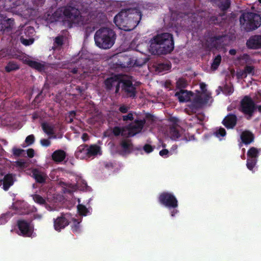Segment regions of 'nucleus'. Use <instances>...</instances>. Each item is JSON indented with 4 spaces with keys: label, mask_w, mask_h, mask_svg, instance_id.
<instances>
[{
    "label": "nucleus",
    "mask_w": 261,
    "mask_h": 261,
    "mask_svg": "<svg viewBox=\"0 0 261 261\" xmlns=\"http://www.w3.org/2000/svg\"><path fill=\"white\" fill-rule=\"evenodd\" d=\"M200 90H196L194 93L184 89H180L175 93L179 101L180 102H190L188 108L192 112H196L206 106L211 99L212 98V93L206 89L205 83H200Z\"/></svg>",
    "instance_id": "nucleus-1"
},
{
    "label": "nucleus",
    "mask_w": 261,
    "mask_h": 261,
    "mask_svg": "<svg viewBox=\"0 0 261 261\" xmlns=\"http://www.w3.org/2000/svg\"><path fill=\"white\" fill-rule=\"evenodd\" d=\"M149 50L152 55H165L170 53L174 49L172 35L168 33L159 34L149 41Z\"/></svg>",
    "instance_id": "nucleus-2"
},
{
    "label": "nucleus",
    "mask_w": 261,
    "mask_h": 261,
    "mask_svg": "<svg viewBox=\"0 0 261 261\" xmlns=\"http://www.w3.org/2000/svg\"><path fill=\"white\" fill-rule=\"evenodd\" d=\"M139 13L134 9L122 10L115 17V23L121 30L130 31L137 25L140 19Z\"/></svg>",
    "instance_id": "nucleus-3"
},
{
    "label": "nucleus",
    "mask_w": 261,
    "mask_h": 261,
    "mask_svg": "<svg viewBox=\"0 0 261 261\" xmlns=\"http://www.w3.org/2000/svg\"><path fill=\"white\" fill-rule=\"evenodd\" d=\"M115 39V32L108 28L99 29L94 35L96 45L102 49L110 48L114 45Z\"/></svg>",
    "instance_id": "nucleus-4"
},
{
    "label": "nucleus",
    "mask_w": 261,
    "mask_h": 261,
    "mask_svg": "<svg viewBox=\"0 0 261 261\" xmlns=\"http://www.w3.org/2000/svg\"><path fill=\"white\" fill-rule=\"evenodd\" d=\"M159 202L170 210L171 217H174L179 211L177 210L178 206V200L172 193L163 192L158 197Z\"/></svg>",
    "instance_id": "nucleus-5"
},
{
    "label": "nucleus",
    "mask_w": 261,
    "mask_h": 261,
    "mask_svg": "<svg viewBox=\"0 0 261 261\" xmlns=\"http://www.w3.org/2000/svg\"><path fill=\"white\" fill-rule=\"evenodd\" d=\"M257 105L249 96H245L240 101V111L245 115L247 120L253 117Z\"/></svg>",
    "instance_id": "nucleus-6"
},
{
    "label": "nucleus",
    "mask_w": 261,
    "mask_h": 261,
    "mask_svg": "<svg viewBox=\"0 0 261 261\" xmlns=\"http://www.w3.org/2000/svg\"><path fill=\"white\" fill-rule=\"evenodd\" d=\"M241 24H249L250 29L255 30L258 28L261 22V18L259 15L253 13H246L243 14L240 18Z\"/></svg>",
    "instance_id": "nucleus-7"
},
{
    "label": "nucleus",
    "mask_w": 261,
    "mask_h": 261,
    "mask_svg": "<svg viewBox=\"0 0 261 261\" xmlns=\"http://www.w3.org/2000/svg\"><path fill=\"white\" fill-rule=\"evenodd\" d=\"M146 121L144 119H135L134 122L130 123L125 128L128 130L127 137H132L140 133L145 125Z\"/></svg>",
    "instance_id": "nucleus-8"
},
{
    "label": "nucleus",
    "mask_w": 261,
    "mask_h": 261,
    "mask_svg": "<svg viewBox=\"0 0 261 261\" xmlns=\"http://www.w3.org/2000/svg\"><path fill=\"white\" fill-rule=\"evenodd\" d=\"M260 150H261V149H257L254 147H251L248 150L246 166L249 170L253 171V169L257 162Z\"/></svg>",
    "instance_id": "nucleus-9"
},
{
    "label": "nucleus",
    "mask_w": 261,
    "mask_h": 261,
    "mask_svg": "<svg viewBox=\"0 0 261 261\" xmlns=\"http://www.w3.org/2000/svg\"><path fill=\"white\" fill-rule=\"evenodd\" d=\"M70 216L68 214L62 213L61 216L54 219V226L56 231H60L69 224Z\"/></svg>",
    "instance_id": "nucleus-10"
},
{
    "label": "nucleus",
    "mask_w": 261,
    "mask_h": 261,
    "mask_svg": "<svg viewBox=\"0 0 261 261\" xmlns=\"http://www.w3.org/2000/svg\"><path fill=\"white\" fill-rule=\"evenodd\" d=\"M63 13L66 17L69 18L73 22L80 23L83 21L79 10L74 7H69L66 8Z\"/></svg>",
    "instance_id": "nucleus-11"
},
{
    "label": "nucleus",
    "mask_w": 261,
    "mask_h": 261,
    "mask_svg": "<svg viewBox=\"0 0 261 261\" xmlns=\"http://www.w3.org/2000/svg\"><path fill=\"white\" fill-rule=\"evenodd\" d=\"M17 225L20 232L19 234L23 237H30L32 236L33 229L31 226L30 223L24 220H18Z\"/></svg>",
    "instance_id": "nucleus-12"
},
{
    "label": "nucleus",
    "mask_w": 261,
    "mask_h": 261,
    "mask_svg": "<svg viewBox=\"0 0 261 261\" xmlns=\"http://www.w3.org/2000/svg\"><path fill=\"white\" fill-rule=\"evenodd\" d=\"M122 89L126 93L128 97L135 98L136 96V86H139L141 83H122Z\"/></svg>",
    "instance_id": "nucleus-13"
},
{
    "label": "nucleus",
    "mask_w": 261,
    "mask_h": 261,
    "mask_svg": "<svg viewBox=\"0 0 261 261\" xmlns=\"http://www.w3.org/2000/svg\"><path fill=\"white\" fill-rule=\"evenodd\" d=\"M238 118L236 114H228L223 119L222 123L227 129H233L237 123Z\"/></svg>",
    "instance_id": "nucleus-14"
},
{
    "label": "nucleus",
    "mask_w": 261,
    "mask_h": 261,
    "mask_svg": "<svg viewBox=\"0 0 261 261\" xmlns=\"http://www.w3.org/2000/svg\"><path fill=\"white\" fill-rule=\"evenodd\" d=\"M242 142L246 145L250 144L254 142V135L249 130L243 131L240 135Z\"/></svg>",
    "instance_id": "nucleus-15"
},
{
    "label": "nucleus",
    "mask_w": 261,
    "mask_h": 261,
    "mask_svg": "<svg viewBox=\"0 0 261 261\" xmlns=\"http://www.w3.org/2000/svg\"><path fill=\"white\" fill-rule=\"evenodd\" d=\"M132 76L126 74H115L108 78L105 82H132Z\"/></svg>",
    "instance_id": "nucleus-16"
},
{
    "label": "nucleus",
    "mask_w": 261,
    "mask_h": 261,
    "mask_svg": "<svg viewBox=\"0 0 261 261\" xmlns=\"http://www.w3.org/2000/svg\"><path fill=\"white\" fill-rule=\"evenodd\" d=\"M250 48H258L261 47V35H255L251 37L247 42Z\"/></svg>",
    "instance_id": "nucleus-17"
},
{
    "label": "nucleus",
    "mask_w": 261,
    "mask_h": 261,
    "mask_svg": "<svg viewBox=\"0 0 261 261\" xmlns=\"http://www.w3.org/2000/svg\"><path fill=\"white\" fill-rule=\"evenodd\" d=\"M32 173V176L35 178L37 182L43 184L45 182L47 175L44 172L40 171L38 169H34Z\"/></svg>",
    "instance_id": "nucleus-18"
},
{
    "label": "nucleus",
    "mask_w": 261,
    "mask_h": 261,
    "mask_svg": "<svg viewBox=\"0 0 261 261\" xmlns=\"http://www.w3.org/2000/svg\"><path fill=\"white\" fill-rule=\"evenodd\" d=\"M87 147L88 145L87 144L79 146L75 152L76 158L81 160L88 158Z\"/></svg>",
    "instance_id": "nucleus-19"
},
{
    "label": "nucleus",
    "mask_w": 261,
    "mask_h": 261,
    "mask_svg": "<svg viewBox=\"0 0 261 261\" xmlns=\"http://www.w3.org/2000/svg\"><path fill=\"white\" fill-rule=\"evenodd\" d=\"M66 156V152L64 150L58 149L52 153L51 158L55 162L60 163L65 160Z\"/></svg>",
    "instance_id": "nucleus-20"
},
{
    "label": "nucleus",
    "mask_w": 261,
    "mask_h": 261,
    "mask_svg": "<svg viewBox=\"0 0 261 261\" xmlns=\"http://www.w3.org/2000/svg\"><path fill=\"white\" fill-rule=\"evenodd\" d=\"M148 59L146 57L145 55L138 53L136 56H133V66L136 65L137 66H141L145 64Z\"/></svg>",
    "instance_id": "nucleus-21"
},
{
    "label": "nucleus",
    "mask_w": 261,
    "mask_h": 261,
    "mask_svg": "<svg viewBox=\"0 0 261 261\" xmlns=\"http://www.w3.org/2000/svg\"><path fill=\"white\" fill-rule=\"evenodd\" d=\"M120 145L125 153H130L133 150V144L129 140H123L120 142Z\"/></svg>",
    "instance_id": "nucleus-22"
},
{
    "label": "nucleus",
    "mask_w": 261,
    "mask_h": 261,
    "mask_svg": "<svg viewBox=\"0 0 261 261\" xmlns=\"http://www.w3.org/2000/svg\"><path fill=\"white\" fill-rule=\"evenodd\" d=\"M14 179L12 174H6L3 179V189L5 191H7L9 188L13 185Z\"/></svg>",
    "instance_id": "nucleus-23"
},
{
    "label": "nucleus",
    "mask_w": 261,
    "mask_h": 261,
    "mask_svg": "<svg viewBox=\"0 0 261 261\" xmlns=\"http://www.w3.org/2000/svg\"><path fill=\"white\" fill-rule=\"evenodd\" d=\"M119 64L122 67H128L133 66V56H128L123 57L119 60Z\"/></svg>",
    "instance_id": "nucleus-24"
},
{
    "label": "nucleus",
    "mask_w": 261,
    "mask_h": 261,
    "mask_svg": "<svg viewBox=\"0 0 261 261\" xmlns=\"http://www.w3.org/2000/svg\"><path fill=\"white\" fill-rule=\"evenodd\" d=\"M26 63L32 68H33L39 71H43L46 68V65L44 63L30 60L26 61Z\"/></svg>",
    "instance_id": "nucleus-25"
},
{
    "label": "nucleus",
    "mask_w": 261,
    "mask_h": 261,
    "mask_svg": "<svg viewBox=\"0 0 261 261\" xmlns=\"http://www.w3.org/2000/svg\"><path fill=\"white\" fill-rule=\"evenodd\" d=\"M0 22L2 26V28H9L13 24V20L11 18L4 17L3 16H0Z\"/></svg>",
    "instance_id": "nucleus-26"
},
{
    "label": "nucleus",
    "mask_w": 261,
    "mask_h": 261,
    "mask_svg": "<svg viewBox=\"0 0 261 261\" xmlns=\"http://www.w3.org/2000/svg\"><path fill=\"white\" fill-rule=\"evenodd\" d=\"M72 224L71 225V229L74 233H79L81 232V221L75 218H72Z\"/></svg>",
    "instance_id": "nucleus-27"
},
{
    "label": "nucleus",
    "mask_w": 261,
    "mask_h": 261,
    "mask_svg": "<svg viewBox=\"0 0 261 261\" xmlns=\"http://www.w3.org/2000/svg\"><path fill=\"white\" fill-rule=\"evenodd\" d=\"M100 150V147L97 145H91L87 147V152L88 158L92 156H95L97 154Z\"/></svg>",
    "instance_id": "nucleus-28"
},
{
    "label": "nucleus",
    "mask_w": 261,
    "mask_h": 261,
    "mask_svg": "<svg viewBox=\"0 0 261 261\" xmlns=\"http://www.w3.org/2000/svg\"><path fill=\"white\" fill-rule=\"evenodd\" d=\"M41 127L44 132L48 135L54 134V127L46 122L41 124Z\"/></svg>",
    "instance_id": "nucleus-29"
},
{
    "label": "nucleus",
    "mask_w": 261,
    "mask_h": 261,
    "mask_svg": "<svg viewBox=\"0 0 261 261\" xmlns=\"http://www.w3.org/2000/svg\"><path fill=\"white\" fill-rule=\"evenodd\" d=\"M170 134L171 136V138L172 140H177L180 136V133L178 130V129L177 128V127L175 126H172L170 127Z\"/></svg>",
    "instance_id": "nucleus-30"
},
{
    "label": "nucleus",
    "mask_w": 261,
    "mask_h": 261,
    "mask_svg": "<svg viewBox=\"0 0 261 261\" xmlns=\"http://www.w3.org/2000/svg\"><path fill=\"white\" fill-rule=\"evenodd\" d=\"M144 119L146 121L145 124L147 126H149L150 125L153 124L155 121L154 116L150 113L146 114L145 119Z\"/></svg>",
    "instance_id": "nucleus-31"
},
{
    "label": "nucleus",
    "mask_w": 261,
    "mask_h": 261,
    "mask_svg": "<svg viewBox=\"0 0 261 261\" xmlns=\"http://www.w3.org/2000/svg\"><path fill=\"white\" fill-rule=\"evenodd\" d=\"M117 118L119 120H122L124 122H127L128 121H133L134 119L132 112H129L127 115L117 116Z\"/></svg>",
    "instance_id": "nucleus-32"
},
{
    "label": "nucleus",
    "mask_w": 261,
    "mask_h": 261,
    "mask_svg": "<svg viewBox=\"0 0 261 261\" xmlns=\"http://www.w3.org/2000/svg\"><path fill=\"white\" fill-rule=\"evenodd\" d=\"M125 127L121 128L119 126H115L113 129V133L115 136H119L121 135L122 136L125 135L124 133Z\"/></svg>",
    "instance_id": "nucleus-33"
},
{
    "label": "nucleus",
    "mask_w": 261,
    "mask_h": 261,
    "mask_svg": "<svg viewBox=\"0 0 261 261\" xmlns=\"http://www.w3.org/2000/svg\"><path fill=\"white\" fill-rule=\"evenodd\" d=\"M77 211L80 215L86 216L89 212L88 208L83 204L77 205Z\"/></svg>",
    "instance_id": "nucleus-34"
},
{
    "label": "nucleus",
    "mask_w": 261,
    "mask_h": 261,
    "mask_svg": "<svg viewBox=\"0 0 261 261\" xmlns=\"http://www.w3.org/2000/svg\"><path fill=\"white\" fill-rule=\"evenodd\" d=\"M230 4V0H222L218 4V6L221 10H225L229 7Z\"/></svg>",
    "instance_id": "nucleus-35"
},
{
    "label": "nucleus",
    "mask_w": 261,
    "mask_h": 261,
    "mask_svg": "<svg viewBox=\"0 0 261 261\" xmlns=\"http://www.w3.org/2000/svg\"><path fill=\"white\" fill-rule=\"evenodd\" d=\"M63 37L58 36L55 39V46L53 47V49H56L57 47H60L63 44Z\"/></svg>",
    "instance_id": "nucleus-36"
},
{
    "label": "nucleus",
    "mask_w": 261,
    "mask_h": 261,
    "mask_svg": "<svg viewBox=\"0 0 261 261\" xmlns=\"http://www.w3.org/2000/svg\"><path fill=\"white\" fill-rule=\"evenodd\" d=\"M221 57L220 55H218L214 59V60L212 64L211 68L213 70L216 69L218 68V66L219 65V64L221 62Z\"/></svg>",
    "instance_id": "nucleus-37"
},
{
    "label": "nucleus",
    "mask_w": 261,
    "mask_h": 261,
    "mask_svg": "<svg viewBox=\"0 0 261 261\" xmlns=\"http://www.w3.org/2000/svg\"><path fill=\"white\" fill-rule=\"evenodd\" d=\"M85 64H81L80 66H79L78 67H76L73 68L71 72L73 73H81V72H83L84 73L86 72V71L85 70Z\"/></svg>",
    "instance_id": "nucleus-38"
},
{
    "label": "nucleus",
    "mask_w": 261,
    "mask_h": 261,
    "mask_svg": "<svg viewBox=\"0 0 261 261\" xmlns=\"http://www.w3.org/2000/svg\"><path fill=\"white\" fill-rule=\"evenodd\" d=\"M18 68V66L16 64L13 62H10L8 65L5 67L6 70L7 72H11L13 70L17 69Z\"/></svg>",
    "instance_id": "nucleus-39"
},
{
    "label": "nucleus",
    "mask_w": 261,
    "mask_h": 261,
    "mask_svg": "<svg viewBox=\"0 0 261 261\" xmlns=\"http://www.w3.org/2000/svg\"><path fill=\"white\" fill-rule=\"evenodd\" d=\"M33 199L35 202L40 204H44L45 203V199L40 195L38 194H35L33 196Z\"/></svg>",
    "instance_id": "nucleus-40"
},
{
    "label": "nucleus",
    "mask_w": 261,
    "mask_h": 261,
    "mask_svg": "<svg viewBox=\"0 0 261 261\" xmlns=\"http://www.w3.org/2000/svg\"><path fill=\"white\" fill-rule=\"evenodd\" d=\"M215 134L217 137L219 138L220 137H224L226 134V132L224 128L221 127L215 132Z\"/></svg>",
    "instance_id": "nucleus-41"
},
{
    "label": "nucleus",
    "mask_w": 261,
    "mask_h": 261,
    "mask_svg": "<svg viewBox=\"0 0 261 261\" xmlns=\"http://www.w3.org/2000/svg\"><path fill=\"white\" fill-rule=\"evenodd\" d=\"M24 151L25 150L22 149L17 148L16 147H14L12 149L13 154L16 156H20Z\"/></svg>",
    "instance_id": "nucleus-42"
},
{
    "label": "nucleus",
    "mask_w": 261,
    "mask_h": 261,
    "mask_svg": "<svg viewBox=\"0 0 261 261\" xmlns=\"http://www.w3.org/2000/svg\"><path fill=\"white\" fill-rule=\"evenodd\" d=\"M129 109V107L128 106L125 105H122L119 107L118 111L122 114H126L128 112Z\"/></svg>",
    "instance_id": "nucleus-43"
},
{
    "label": "nucleus",
    "mask_w": 261,
    "mask_h": 261,
    "mask_svg": "<svg viewBox=\"0 0 261 261\" xmlns=\"http://www.w3.org/2000/svg\"><path fill=\"white\" fill-rule=\"evenodd\" d=\"M35 141V137L33 135H30L27 137L25 142L28 145L32 144Z\"/></svg>",
    "instance_id": "nucleus-44"
},
{
    "label": "nucleus",
    "mask_w": 261,
    "mask_h": 261,
    "mask_svg": "<svg viewBox=\"0 0 261 261\" xmlns=\"http://www.w3.org/2000/svg\"><path fill=\"white\" fill-rule=\"evenodd\" d=\"M40 144L42 146L47 147H49L51 144V142L49 139H42L40 140Z\"/></svg>",
    "instance_id": "nucleus-45"
},
{
    "label": "nucleus",
    "mask_w": 261,
    "mask_h": 261,
    "mask_svg": "<svg viewBox=\"0 0 261 261\" xmlns=\"http://www.w3.org/2000/svg\"><path fill=\"white\" fill-rule=\"evenodd\" d=\"M154 148L150 144H146L143 146V150L145 152L149 153L151 152L153 150Z\"/></svg>",
    "instance_id": "nucleus-46"
},
{
    "label": "nucleus",
    "mask_w": 261,
    "mask_h": 261,
    "mask_svg": "<svg viewBox=\"0 0 261 261\" xmlns=\"http://www.w3.org/2000/svg\"><path fill=\"white\" fill-rule=\"evenodd\" d=\"M253 67L252 66H246V68H245V72H243L242 73L241 75L240 74V73H238L237 74V75L238 76H240V75H242V76H246V72H248V73H251L253 70Z\"/></svg>",
    "instance_id": "nucleus-47"
},
{
    "label": "nucleus",
    "mask_w": 261,
    "mask_h": 261,
    "mask_svg": "<svg viewBox=\"0 0 261 261\" xmlns=\"http://www.w3.org/2000/svg\"><path fill=\"white\" fill-rule=\"evenodd\" d=\"M205 117V115L202 113H198L195 116V118L199 121V123L204 120Z\"/></svg>",
    "instance_id": "nucleus-48"
},
{
    "label": "nucleus",
    "mask_w": 261,
    "mask_h": 261,
    "mask_svg": "<svg viewBox=\"0 0 261 261\" xmlns=\"http://www.w3.org/2000/svg\"><path fill=\"white\" fill-rule=\"evenodd\" d=\"M169 66L165 64H159L157 67V70L161 72L164 70H168Z\"/></svg>",
    "instance_id": "nucleus-49"
},
{
    "label": "nucleus",
    "mask_w": 261,
    "mask_h": 261,
    "mask_svg": "<svg viewBox=\"0 0 261 261\" xmlns=\"http://www.w3.org/2000/svg\"><path fill=\"white\" fill-rule=\"evenodd\" d=\"M169 153V152L168 149H163L160 151L159 154L162 157L167 158L168 156Z\"/></svg>",
    "instance_id": "nucleus-50"
},
{
    "label": "nucleus",
    "mask_w": 261,
    "mask_h": 261,
    "mask_svg": "<svg viewBox=\"0 0 261 261\" xmlns=\"http://www.w3.org/2000/svg\"><path fill=\"white\" fill-rule=\"evenodd\" d=\"M27 153L28 157L32 158L34 156V150L33 148H29L27 150Z\"/></svg>",
    "instance_id": "nucleus-51"
},
{
    "label": "nucleus",
    "mask_w": 261,
    "mask_h": 261,
    "mask_svg": "<svg viewBox=\"0 0 261 261\" xmlns=\"http://www.w3.org/2000/svg\"><path fill=\"white\" fill-rule=\"evenodd\" d=\"M21 41L23 44H24L25 45H28L32 44L33 42V40L32 39L28 40V39L21 38Z\"/></svg>",
    "instance_id": "nucleus-52"
},
{
    "label": "nucleus",
    "mask_w": 261,
    "mask_h": 261,
    "mask_svg": "<svg viewBox=\"0 0 261 261\" xmlns=\"http://www.w3.org/2000/svg\"><path fill=\"white\" fill-rule=\"evenodd\" d=\"M76 90L77 91L78 94H80L81 96H82L85 91V89L83 87H81L80 86H76L75 87Z\"/></svg>",
    "instance_id": "nucleus-53"
},
{
    "label": "nucleus",
    "mask_w": 261,
    "mask_h": 261,
    "mask_svg": "<svg viewBox=\"0 0 261 261\" xmlns=\"http://www.w3.org/2000/svg\"><path fill=\"white\" fill-rule=\"evenodd\" d=\"M82 139L84 142H86L89 140V136L87 133H84L82 136Z\"/></svg>",
    "instance_id": "nucleus-54"
},
{
    "label": "nucleus",
    "mask_w": 261,
    "mask_h": 261,
    "mask_svg": "<svg viewBox=\"0 0 261 261\" xmlns=\"http://www.w3.org/2000/svg\"><path fill=\"white\" fill-rule=\"evenodd\" d=\"M17 165L20 167H24L25 166V162L22 161H17L16 162Z\"/></svg>",
    "instance_id": "nucleus-55"
},
{
    "label": "nucleus",
    "mask_w": 261,
    "mask_h": 261,
    "mask_svg": "<svg viewBox=\"0 0 261 261\" xmlns=\"http://www.w3.org/2000/svg\"><path fill=\"white\" fill-rule=\"evenodd\" d=\"M228 87V91H227V93L228 94H229L232 93L233 92V89L231 87V85H228L226 84L225 87Z\"/></svg>",
    "instance_id": "nucleus-56"
},
{
    "label": "nucleus",
    "mask_w": 261,
    "mask_h": 261,
    "mask_svg": "<svg viewBox=\"0 0 261 261\" xmlns=\"http://www.w3.org/2000/svg\"><path fill=\"white\" fill-rule=\"evenodd\" d=\"M217 20H218V19H217V17H215V16H212L210 18V21L212 22V23H216L217 22Z\"/></svg>",
    "instance_id": "nucleus-57"
},
{
    "label": "nucleus",
    "mask_w": 261,
    "mask_h": 261,
    "mask_svg": "<svg viewBox=\"0 0 261 261\" xmlns=\"http://www.w3.org/2000/svg\"><path fill=\"white\" fill-rule=\"evenodd\" d=\"M223 37H227L230 40H232L235 38V36L234 34H231L230 35H226L224 36Z\"/></svg>",
    "instance_id": "nucleus-58"
},
{
    "label": "nucleus",
    "mask_w": 261,
    "mask_h": 261,
    "mask_svg": "<svg viewBox=\"0 0 261 261\" xmlns=\"http://www.w3.org/2000/svg\"><path fill=\"white\" fill-rule=\"evenodd\" d=\"M229 54L231 55H234L236 54V50L233 49H230L229 50Z\"/></svg>",
    "instance_id": "nucleus-59"
},
{
    "label": "nucleus",
    "mask_w": 261,
    "mask_h": 261,
    "mask_svg": "<svg viewBox=\"0 0 261 261\" xmlns=\"http://www.w3.org/2000/svg\"><path fill=\"white\" fill-rule=\"evenodd\" d=\"M75 112L74 111H70V115L73 118L74 117H75Z\"/></svg>",
    "instance_id": "nucleus-60"
},
{
    "label": "nucleus",
    "mask_w": 261,
    "mask_h": 261,
    "mask_svg": "<svg viewBox=\"0 0 261 261\" xmlns=\"http://www.w3.org/2000/svg\"><path fill=\"white\" fill-rule=\"evenodd\" d=\"M176 84H177V87H179L180 86H181L182 84L185 85L186 84H187V83H178V82H177Z\"/></svg>",
    "instance_id": "nucleus-61"
},
{
    "label": "nucleus",
    "mask_w": 261,
    "mask_h": 261,
    "mask_svg": "<svg viewBox=\"0 0 261 261\" xmlns=\"http://www.w3.org/2000/svg\"><path fill=\"white\" fill-rule=\"evenodd\" d=\"M258 112L261 113V105L257 106V108Z\"/></svg>",
    "instance_id": "nucleus-62"
},
{
    "label": "nucleus",
    "mask_w": 261,
    "mask_h": 261,
    "mask_svg": "<svg viewBox=\"0 0 261 261\" xmlns=\"http://www.w3.org/2000/svg\"><path fill=\"white\" fill-rule=\"evenodd\" d=\"M121 83H118V85L116 86V92H117V91L119 90V85Z\"/></svg>",
    "instance_id": "nucleus-63"
},
{
    "label": "nucleus",
    "mask_w": 261,
    "mask_h": 261,
    "mask_svg": "<svg viewBox=\"0 0 261 261\" xmlns=\"http://www.w3.org/2000/svg\"><path fill=\"white\" fill-rule=\"evenodd\" d=\"M37 118H38V116H37V115L36 114H34L33 115V119H36Z\"/></svg>",
    "instance_id": "nucleus-64"
}]
</instances>
